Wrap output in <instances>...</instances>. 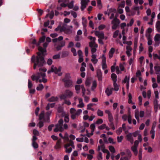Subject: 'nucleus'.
<instances>
[{
  "instance_id": "57",
  "label": "nucleus",
  "mask_w": 160,
  "mask_h": 160,
  "mask_svg": "<svg viewBox=\"0 0 160 160\" xmlns=\"http://www.w3.org/2000/svg\"><path fill=\"white\" fill-rule=\"evenodd\" d=\"M33 133L34 135L38 136L39 135V132L36 129H34L33 130Z\"/></svg>"
},
{
  "instance_id": "58",
  "label": "nucleus",
  "mask_w": 160,
  "mask_h": 160,
  "mask_svg": "<svg viewBox=\"0 0 160 160\" xmlns=\"http://www.w3.org/2000/svg\"><path fill=\"white\" fill-rule=\"evenodd\" d=\"M128 123L129 124H131L132 123V118L130 114H129L128 116Z\"/></svg>"
},
{
  "instance_id": "56",
  "label": "nucleus",
  "mask_w": 160,
  "mask_h": 160,
  "mask_svg": "<svg viewBox=\"0 0 160 160\" xmlns=\"http://www.w3.org/2000/svg\"><path fill=\"white\" fill-rule=\"evenodd\" d=\"M106 26L102 24L99 26L98 28L99 30H101L104 28Z\"/></svg>"
},
{
  "instance_id": "23",
  "label": "nucleus",
  "mask_w": 160,
  "mask_h": 160,
  "mask_svg": "<svg viewBox=\"0 0 160 160\" xmlns=\"http://www.w3.org/2000/svg\"><path fill=\"white\" fill-rule=\"evenodd\" d=\"M154 39L155 42L160 41V34H156L154 37Z\"/></svg>"
},
{
  "instance_id": "52",
  "label": "nucleus",
  "mask_w": 160,
  "mask_h": 160,
  "mask_svg": "<svg viewBox=\"0 0 160 160\" xmlns=\"http://www.w3.org/2000/svg\"><path fill=\"white\" fill-rule=\"evenodd\" d=\"M98 5L99 7V9H101L102 8L101 0H99L97 1Z\"/></svg>"
},
{
  "instance_id": "16",
  "label": "nucleus",
  "mask_w": 160,
  "mask_h": 160,
  "mask_svg": "<svg viewBox=\"0 0 160 160\" xmlns=\"http://www.w3.org/2000/svg\"><path fill=\"white\" fill-rule=\"evenodd\" d=\"M58 100V98L57 97H52L49 98L48 101L50 102H52L57 101Z\"/></svg>"
},
{
  "instance_id": "42",
  "label": "nucleus",
  "mask_w": 160,
  "mask_h": 160,
  "mask_svg": "<svg viewBox=\"0 0 160 160\" xmlns=\"http://www.w3.org/2000/svg\"><path fill=\"white\" fill-rule=\"evenodd\" d=\"M109 149L110 151L112 153H114L115 152V150L113 147L112 146H109Z\"/></svg>"
},
{
  "instance_id": "27",
  "label": "nucleus",
  "mask_w": 160,
  "mask_h": 160,
  "mask_svg": "<svg viewBox=\"0 0 160 160\" xmlns=\"http://www.w3.org/2000/svg\"><path fill=\"white\" fill-rule=\"evenodd\" d=\"M137 43H138V39L137 38H135V41L134 42V47L133 48V51H136V48L137 47Z\"/></svg>"
},
{
  "instance_id": "48",
  "label": "nucleus",
  "mask_w": 160,
  "mask_h": 160,
  "mask_svg": "<svg viewBox=\"0 0 160 160\" xmlns=\"http://www.w3.org/2000/svg\"><path fill=\"white\" fill-rule=\"evenodd\" d=\"M70 112L72 114H75L76 112V110L75 108H71Z\"/></svg>"
},
{
  "instance_id": "37",
  "label": "nucleus",
  "mask_w": 160,
  "mask_h": 160,
  "mask_svg": "<svg viewBox=\"0 0 160 160\" xmlns=\"http://www.w3.org/2000/svg\"><path fill=\"white\" fill-rule=\"evenodd\" d=\"M58 124L61 127V129L60 130V131H61V129H62V125L63 123V120L62 119H60L58 122Z\"/></svg>"
},
{
  "instance_id": "49",
  "label": "nucleus",
  "mask_w": 160,
  "mask_h": 160,
  "mask_svg": "<svg viewBox=\"0 0 160 160\" xmlns=\"http://www.w3.org/2000/svg\"><path fill=\"white\" fill-rule=\"evenodd\" d=\"M64 32L67 34H70L72 33V31L69 29L66 28Z\"/></svg>"
},
{
  "instance_id": "35",
  "label": "nucleus",
  "mask_w": 160,
  "mask_h": 160,
  "mask_svg": "<svg viewBox=\"0 0 160 160\" xmlns=\"http://www.w3.org/2000/svg\"><path fill=\"white\" fill-rule=\"evenodd\" d=\"M81 88L82 90V96H84L85 95L86 89L83 85H82L81 86Z\"/></svg>"
},
{
  "instance_id": "6",
  "label": "nucleus",
  "mask_w": 160,
  "mask_h": 160,
  "mask_svg": "<svg viewBox=\"0 0 160 160\" xmlns=\"http://www.w3.org/2000/svg\"><path fill=\"white\" fill-rule=\"evenodd\" d=\"M132 136L136 137L138 136V140H142L141 135L140 134V131H136L135 132L132 133Z\"/></svg>"
},
{
  "instance_id": "39",
  "label": "nucleus",
  "mask_w": 160,
  "mask_h": 160,
  "mask_svg": "<svg viewBox=\"0 0 160 160\" xmlns=\"http://www.w3.org/2000/svg\"><path fill=\"white\" fill-rule=\"evenodd\" d=\"M100 39H103L104 37V35L103 32H100V34L98 36Z\"/></svg>"
},
{
  "instance_id": "47",
  "label": "nucleus",
  "mask_w": 160,
  "mask_h": 160,
  "mask_svg": "<svg viewBox=\"0 0 160 160\" xmlns=\"http://www.w3.org/2000/svg\"><path fill=\"white\" fill-rule=\"evenodd\" d=\"M68 6L69 8H72L73 7V1H72L68 5Z\"/></svg>"
},
{
  "instance_id": "34",
  "label": "nucleus",
  "mask_w": 160,
  "mask_h": 160,
  "mask_svg": "<svg viewBox=\"0 0 160 160\" xmlns=\"http://www.w3.org/2000/svg\"><path fill=\"white\" fill-rule=\"evenodd\" d=\"M75 89L77 91V93H78L80 92V87L79 85H76L75 86Z\"/></svg>"
},
{
  "instance_id": "11",
  "label": "nucleus",
  "mask_w": 160,
  "mask_h": 160,
  "mask_svg": "<svg viewBox=\"0 0 160 160\" xmlns=\"http://www.w3.org/2000/svg\"><path fill=\"white\" fill-rule=\"evenodd\" d=\"M38 50L42 53V55H45L46 54H44V52H46V48H44L41 47L39 46L38 48Z\"/></svg>"
},
{
  "instance_id": "50",
  "label": "nucleus",
  "mask_w": 160,
  "mask_h": 160,
  "mask_svg": "<svg viewBox=\"0 0 160 160\" xmlns=\"http://www.w3.org/2000/svg\"><path fill=\"white\" fill-rule=\"evenodd\" d=\"M37 56H36V58H38L43 57L45 55H42V53H40L39 52H37Z\"/></svg>"
},
{
  "instance_id": "31",
  "label": "nucleus",
  "mask_w": 160,
  "mask_h": 160,
  "mask_svg": "<svg viewBox=\"0 0 160 160\" xmlns=\"http://www.w3.org/2000/svg\"><path fill=\"white\" fill-rule=\"evenodd\" d=\"M156 28L158 29V32H160V21H158L156 24Z\"/></svg>"
},
{
  "instance_id": "13",
  "label": "nucleus",
  "mask_w": 160,
  "mask_h": 160,
  "mask_svg": "<svg viewBox=\"0 0 160 160\" xmlns=\"http://www.w3.org/2000/svg\"><path fill=\"white\" fill-rule=\"evenodd\" d=\"M154 105L155 111V112H156L158 108V101L156 99L154 100Z\"/></svg>"
},
{
  "instance_id": "9",
  "label": "nucleus",
  "mask_w": 160,
  "mask_h": 160,
  "mask_svg": "<svg viewBox=\"0 0 160 160\" xmlns=\"http://www.w3.org/2000/svg\"><path fill=\"white\" fill-rule=\"evenodd\" d=\"M65 94L69 98H71L73 94V92L69 90H66L65 92Z\"/></svg>"
},
{
  "instance_id": "25",
  "label": "nucleus",
  "mask_w": 160,
  "mask_h": 160,
  "mask_svg": "<svg viewBox=\"0 0 160 160\" xmlns=\"http://www.w3.org/2000/svg\"><path fill=\"white\" fill-rule=\"evenodd\" d=\"M148 45H150L152 44V41L150 37V34H149L148 36Z\"/></svg>"
},
{
  "instance_id": "54",
  "label": "nucleus",
  "mask_w": 160,
  "mask_h": 160,
  "mask_svg": "<svg viewBox=\"0 0 160 160\" xmlns=\"http://www.w3.org/2000/svg\"><path fill=\"white\" fill-rule=\"evenodd\" d=\"M52 58L55 59H59L60 58V55L59 54L55 55L53 56Z\"/></svg>"
},
{
  "instance_id": "60",
  "label": "nucleus",
  "mask_w": 160,
  "mask_h": 160,
  "mask_svg": "<svg viewBox=\"0 0 160 160\" xmlns=\"http://www.w3.org/2000/svg\"><path fill=\"white\" fill-rule=\"evenodd\" d=\"M71 13L74 18H76L77 17V14L76 12L72 11L71 12Z\"/></svg>"
},
{
  "instance_id": "15",
  "label": "nucleus",
  "mask_w": 160,
  "mask_h": 160,
  "mask_svg": "<svg viewBox=\"0 0 160 160\" xmlns=\"http://www.w3.org/2000/svg\"><path fill=\"white\" fill-rule=\"evenodd\" d=\"M69 143L66 144V147H69L71 146L73 148H74V143L73 142V141H69Z\"/></svg>"
},
{
  "instance_id": "26",
  "label": "nucleus",
  "mask_w": 160,
  "mask_h": 160,
  "mask_svg": "<svg viewBox=\"0 0 160 160\" xmlns=\"http://www.w3.org/2000/svg\"><path fill=\"white\" fill-rule=\"evenodd\" d=\"M155 70L156 72V74H158V72H160V67L159 66H155L154 67Z\"/></svg>"
},
{
  "instance_id": "44",
  "label": "nucleus",
  "mask_w": 160,
  "mask_h": 160,
  "mask_svg": "<svg viewBox=\"0 0 160 160\" xmlns=\"http://www.w3.org/2000/svg\"><path fill=\"white\" fill-rule=\"evenodd\" d=\"M102 68L103 69H105L107 68V65L106 64V61L102 62Z\"/></svg>"
},
{
  "instance_id": "40",
  "label": "nucleus",
  "mask_w": 160,
  "mask_h": 160,
  "mask_svg": "<svg viewBox=\"0 0 160 160\" xmlns=\"http://www.w3.org/2000/svg\"><path fill=\"white\" fill-rule=\"evenodd\" d=\"M45 38L46 36L44 35L42 37L40 38L39 40V43L44 42L45 41Z\"/></svg>"
},
{
  "instance_id": "61",
  "label": "nucleus",
  "mask_w": 160,
  "mask_h": 160,
  "mask_svg": "<svg viewBox=\"0 0 160 160\" xmlns=\"http://www.w3.org/2000/svg\"><path fill=\"white\" fill-rule=\"evenodd\" d=\"M90 128L92 132H94L95 128V126L94 123H93L90 125Z\"/></svg>"
},
{
  "instance_id": "2",
  "label": "nucleus",
  "mask_w": 160,
  "mask_h": 160,
  "mask_svg": "<svg viewBox=\"0 0 160 160\" xmlns=\"http://www.w3.org/2000/svg\"><path fill=\"white\" fill-rule=\"evenodd\" d=\"M104 141L105 143H108V142L112 144L115 143V142L114 141H99V142L101 144V145L98 146L97 149L98 151H99L101 149L102 150L105 148V146L104 144Z\"/></svg>"
},
{
  "instance_id": "22",
  "label": "nucleus",
  "mask_w": 160,
  "mask_h": 160,
  "mask_svg": "<svg viewBox=\"0 0 160 160\" xmlns=\"http://www.w3.org/2000/svg\"><path fill=\"white\" fill-rule=\"evenodd\" d=\"M98 154L97 156V158L98 160H102V153L101 152L98 151Z\"/></svg>"
},
{
  "instance_id": "59",
  "label": "nucleus",
  "mask_w": 160,
  "mask_h": 160,
  "mask_svg": "<svg viewBox=\"0 0 160 160\" xmlns=\"http://www.w3.org/2000/svg\"><path fill=\"white\" fill-rule=\"evenodd\" d=\"M106 126V125L105 124H102V125H101L98 127V128L99 129L102 130L105 128Z\"/></svg>"
},
{
  "instance_id": "4",
  "label": "nucleus",
  "mask_w": 160,
  "mask_h": 160,
  "mask_svg": "<svg viewBox=\"0 0 160 160\" xmlns=\"http://www.w3.org/2000/svg\"><path fill=\"white\" fill-rule=\"evenodd\" d=\"M132 154L130 150L128 149L126 150V156L122 157L120 160H130Z\"/></svg>"
},
{
  "instance_id": "36",
  "label": "nucleus",
  "mask_w": 160,
  "mask_h": 160,
  "mask_svg": "<svg viewBox=\"0 0 160 160\" xmlns=\"http://www.w3.org/2000/svg\"><path fill=\"white\" fill-rule=\"evenodd\" d=\"M116 82H113V86L114 87V89L115 91H118V86Z\"/></svg>"
},
{
  "instance_id": "10",
  "label": "nucleus",
  "mask_w": 160,
  "mask_h": 160,
  "mask_svg": "<svg viewBox=\"0 0 160 160\" xmlns=\"http://www.w3.org/2000/svg\"><path fill=\"white\" fill-rule=\"evenodd\" d=\"M92 58L91 59V61L94 64H96L98 62V59H96V56L95 54H92L91 56Z\"/></svg>"
},
{
  "instance_id": "64",
  "label": "nucleus",
  "mask_w": 160,
  "mask_h": 160,
  "mask_svg": "<svg viewBox=\"0 0 160 160\" xmlns=\"http://www.w3.org/2000/svg\"><path fill=\"white\" fill-rule=\"evenodd\" d=\"M52 59L50 58H49L47 61V63L49 65H50L52 64Z\"/></svg>"
},
{
  "instance_id": "8",
  "label": "nucleus",
  "mask_w": 160,
  "mask_h": 160,
  "mask_svg": "<svg viewBox=\"0 0 160 160\" xmlns=\"http://www.w3.org/2000/svg\"><path fill=\"white\" fill-rule=\"evenodd\" d=\"M97 75L99 81H102V76L101 71L100 69L97 70Z\"/></svg>"
},
{
  "instance_id": "32",
  "label": "nucleus",
  "mask_w": 160,
  "mask_h": 160,
  "mask_svg": "<svg viewBox=\"0 0 160 160\" xmlns=\"http://www.w3.org/2000/svg\"><path fill=\"white\" fill-rule=\"evenodd\" d=\"M120 23V20H116L113 19L112 21V24H113V25L116 24L117 25V26H118L119 24Z\"/></svg>"
},
{
  "instance_id": "30",
  "label": "nucleus",
  "mask_w": 160,
  "mask_h": 160,
  "mask_svg": "<svg viewBox=\"0 0 160 160\" xmlns=\"http://www.w3.org/2000/svg\"><path fill=\"white\" fill-rule=\"evenodd\" d=\"M44 114V111H42L39 115V120H42L43 118Z\"/></svg>"
},
{
  "instance_id": "41",
  "label": "nucleus",
  "mask_w": 160,
  "mask_h": 160,
  "mask_svg": "<svg viewBox=\"0 0 160 160\" xmlns=\"http://www.w3.org/2000/svg\"><path fill=\"white\" fill-rule=\"evenodd\" d=\"M129 77L128 78L127 76H126L124 78L123 80L122 81V82L124 83H127V82H129Z\"/></svg>"
},
{
  "instance_id": "28",
  "label": "nucleus",
  "mask_w": 160,
  "mask_h": 160,
  "mask_svg": "<svg viewBox=\"0 0 160 160\" xmlns=\"http://www.w3.org/2000/svg\"><path fill=\"white\" fill-rule=\"evenodd\" d=\"M62 68L61 66L59 67L58 69L56 67H54V69L55 71V74H57L58 72H60L61 71Z\"/></svg>"
},
{
  "instance_id": "14",
  "label": "nucleus",
  "mask_w": 160,
  "mask_h": 160,
  "mask_svg": "<svg viewBox=\"0 0 160 160\" xmlns=\"http://www.w3.org/2000/svg\"><path fill=\"white\" fill-rule=\"evenodd\" d=\"M81 9L82 11H83L84 9L86 8L87 3H86L82 0L81 1Z\"/></svg>"
},
{
  "instance_id": "43",
  "label": "nucleus",
  "mask_w": 160,
  "mask_h": 160,
  "mask_svg": "<svg viewBox=\"0 0 160 160\" xmlns=\"http://www.w3.org/2000/svg\"><path fill=\"white\" fill-rule=\"evenodd\" d=\"M97 114L99 116H103V112L100 110L98 109L97 111Z\"/></svg>"
},
{
  "instance_id": "5",
  "label": "nucleus",
  "mask_w": 160,
  "mask_h": 160,
  "mask_svg": "<svg viewBox=\"0 0 160 160\" xmlns=\"http://www.w3.org/2000/svg\"><path fill=\"white\" fill-rule=\"evenodd\" d=\"M138 141H135L134 142V145L131 147V150L135 156L137 155L138 153L137 148L139 144Z\"/></svg>"
},
{
  "instance_id": "53",
  "label": "nucleus",
  "mask_w": 160,
  "mask_h": 160,
  "mask_svg": "<svg viewBox=\"0 0 160 160\" xmlns=\"http://www.w3.org/2000/svg\"><path fill=\"white\" fill-rule=\"evenodd\" d=\"M108 118L110 122H112L113 120V118L111 114L108 115Z\"/></svg>"
},
{
  "instance_id": "7",
  "label": "nucleus",
  "mask_w": 160,
  "mask_h": 160,
  "mask_svg": "<svg viewBox=\"0 0 160 160\" xmlns=\"http://www.w3.org/2000/svg\"><path fill=\"white\" fill-rule=\"evenodd\" d=\"M156 122L155 121L153 122L151 130L150 132V134H152L151 138L152 139H153L154 137L155 131L154 129L156 126Z\"/></svg>"
},
{
  "instance_id": "46",
  "label": "nucleus",
  "mask_w": 160,
  "mask_h": 160,
  "mask_svg": "<svg viewBox=\"0 0 160 160\" xmlns=\"http://www.w3.org/2000/svg\"><path fill=\"white\" fill-rule=\"evenodd\" d=\"M90 84V79L89 78H87L85 82V85L87 86H89Z\"/></svg>"
},
{
  "instance_id": "17",
  "label": "nucleus",
  "mask_w": 160,
  "mask_h": 160,
  "mask_svg": "<svg viewBox=\"0 0 160 160\" xmlns=\"http://www.w3.org/2000/svg\"><path fill=\"white\" fill-rule=\"evenodd\" d=\"M111 78L112 79L113 82H116L117 81V76L115 73H112L111 75Z\"/></svg>"
},
{
  "instance_id": "18",
  "label": "nucleus",
  "mask_w": 160,
  "mask_h": 160,
  "mask_svg": "<svg viewBox=\"0 0 160 160\" xmlns=\"http://www.w3.org/2000/svg\"><path fill=\"white\" fill-rule=\"evenodd\" d=\"M64 147L66 149L65 151L66 152L70 153L72 151V148L71 147H66V144L64 145Z\"/></svg>"
},
{
  "instance_id": "62",
  "label": "nucleus",
  "mask_w": 160,
  "mask_h": 160,
  "mask_svg": "<svg viewBox=\"0 0 160 160\" xmlns=\"http://www.w3.org/2000/svg\"><path fill=\"white\" fill-rule=\"evenodd\" d=\"M63 139H65L66 140H69L68 138V135L67 132L65 133L64 136L63 137Z\"/></svg>"
},
{
  "instance_id": "20",
  "label": "nucleus",
  "mask_w": 160,
  "mask_h": 160,
  "mask_svg": "<svg viewBox=\"0 0 160 160\" xmlns=\"http://www.w3.org/2000/svg\"><path fill=\"white\" fill-rule=\"evenodd\" d=\"M80 104L78 105V107L82 108L84 107V104L82 102V99L81 98H79Z\"/></svg>"
},
{
  "instance_id": "24",
  "label": "nucleus",
  "mask_w": 160,
  "mask_h": 160,
  "mask_svg": "<svg viewBox=\"0 0 160 160\" xmlns=\"http://www.w3.org/2000/svg\"><path fill=\"white\" fill-rule=\"evenodd\" d=\"M127 138L129 140H133L132 133H130L127 135Z\"/></svg>"
},
{
  "instance_id": "3",
  "label": "nucleus",
  "mask_w": 160,
  "mask_h": 160,
  "mask_svg": "<svg viewBox=\"0 0 160 160\" xmlns=\"http://www.w3.org/2000/svg\"><path fill=\"white\" fill-rule=\"evenodd\" d=\"M35 62L38 64V67H42L46 63L44 57L37 58H36Z\"/></svg>"
},
{
  "instance_id": "55",
  "label": "nucleus",
  "mask_w": 160,
  "mask_h": 160,
  "mask_svg": "<svg viewBox=\"0 0 160 160\" xmlns=\"http://www.w3.org/2000/svg\"><path fill=\"white\" fill-rule=\"evenodd\" d=\"M93 104L92 103H90L89 104H88L87 106L88 107L87 108V109H90L92 111H93L94 110V109L93 108H91L90 107H89V106H93Z\"/></svg>"
},
{
  "instance_id": "12",
  "label": "nucleus",
  "mask_w": 160,
  "mask_h": 160,
  "mask_svg": "<svg viewBox=\"0 0 160 160\" xmlns=\"http://www.w3.org/2000/svg\"><path fill=\"white\" fill-rule=\"evenodd\" d=\"M61 141H57L56 145L54 146L55 148L56 149L60 148H61Z\"/></svg>"
},
{
  "instance_id": "45",
  "label": "nucleus",
  "mask_w": 160,
  "mask_h": 160,
  "mask_svg": "<svg viewBox=\"0 0 160 160\" xmlns=\"http://www.w3.org/2000/svg\"><path fill=\"white\" fill-rule=\"evenodd\" d=\"M119 31L118 30H116L114 33L113 35V37L114 38H116L118 35Z\"/></svg>"
},
{
  "instance_id": "1",
  "label": "nucleus",
  "mask_w": 160,
  "mask_h": 160,
  "mask_svg": "<svg viewBox=\"0 0 160 160\" xmlns=\"http://www.w3.org/2000/svg\"><path fill=\"white\" fill-rule=\"evenodd\" d=\"M71 78L70 74L67 73L65 74L64 78L62 79V81L64 82L65 88H68L72 86V81Z\"/></svg>"
},
{
  "instance_id": "63",
  "label": "nucleus",
  "mask_w": 160,
  "mask_h": 160,
  "mask_svg": "<svg viewBox=\"0 0 160 160\" xmlns=\"http://www.w3.org/2000/svg\"><path fill=\"white\" fill-rule=\"evenodd\" d=\"M123 43L124 44H126L130 46L132 44V42L131 41H127V42L123 41Z\"/></svg>"
},
{
  "instance_id": "51",
  "label": "nucleus",
  "mask_w": 160,
  "mask_h": 160,
  "mask_svg": "<svg viewBox=\"0 0 160 160\" xmlns=\"http://www.w3.org/2000/svg\"><path fill=\"white\" fill-rule=\"evenodd\" d=\"M103 122V120L102 119H98L96 121V124H102Z\"/></svg>"
},
{
  "instance_id": "29",
  "label": "nucleus",
  "mask_w": 160,
  "mask_h": 160,
  "mask_svg": "<svg viewBox=\"0 0 160 160\" xmlns=\"http://www.w3.org/2000/svg\"><path fill=\"white\" fill-rule=\"evenodd\" d=\"M44 88L43 85L42 84H39L38 86L37 87V90L38 91H41Z\"/></svg>"
},
{
  "instance_id": "19",
  "label": "nucleus",
  "mask_w": 160,
  "mask_h": 160,
  "mask_svg": "<svg viewBox=\"0 0 160 160\" xmlns=\"http://www.w3.org/2000/svg\"><path fill=\"white\" fill-rule=\"evenodd\" d=\"M113 89V88H112L111 89L109 90L108 88H107L105 90V92L107 93V95L108 96H110L112 94V90Z\"/></svg>"
},
{
  "instance_id": "21",
  "label": "nucleus",
  "mask_w": 160,
  "mask_h": 160,
  "mask_svg": "<svg viewBox=\"0 0 160 160\" xmlns=\"http://www.w3.org/2000/svg\"><path fill=\"white\" fill-rule=\"evenodd\" d=\"M68 52L66 51H63L62 52V55L61 57L62 58L66 57L68 56Z\"/></svg>"
},
{
  "instance_id": "38",
  "label": "nucleus",
  "mask_w": 160,
  "mask_h": 160,
  "mask_svg": "<svg viewBox=\"0 0 160 160\" xmlns=\"http://www.w3.org/2000/svg\"><path fill=\"white\" fill-rule=\"evenodd\" d=\"M97 86V83L96 81H94L93 82L92 85V87L91 89L93 90L94 88H95Z\"/></svg>"
},
{
  "instance_id": "33",
  "label": "nucleus",
  "mask_w": 160,
  "mask_h": 160,
  "mask_svg": "<svg viewBox=\"0 0 160 160\" xmlns=\"http://www.w3.org/2000/svg\"><path fill=\"white\" fill-rule=\"evenodd\" d=\"M36 141H32V145L34 148H37L38 147V145L37 143L36 142Z\"/></svg>"
}]
</instances>
